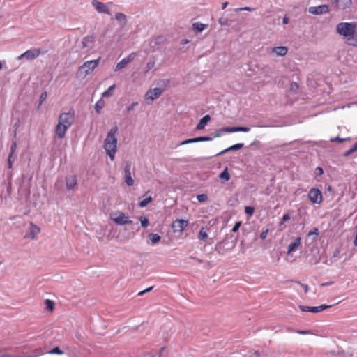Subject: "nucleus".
I'll use <instances>...</instances> for the list:
<instances>
[{
    "instance_id": "24",
    "label": "nucleus",
    "mask_w": 357,
    "mask_h": 357,
    "mask_svg": "<svg viewBox=\"0 0 357 357\" xmlns=\"http://www.w3.org/2000/svg\"><path fill=\"white\" fill-rule=\"evenodd\" d=\"M115 19L119 21L123 26L127 24V17L122 13H116Z\"/></svg>"
},
{
    "instance_id": "8",
    "label": "nucleus",
    "mask_w": 357,
    "mask_h": 357,
    "mask_svg": "<svg viewBox=\"0 0 357 357\" xmlns=\"http://www.w3.org/2000/svg\"><path fill=\"white\" fill-rule=\"evenodd\" d=\"M188 221L183 219H176L172 224V229L174 233H181L188 227Z\"/></svg>"
},
{
    "instance_id": "12",
    "label": "nucleus",
    "mask_w": 357,
    "mask_h": 357,
    "mask_svg": "<svg viewBox=\"0 0 357 357\" xmlns=\"http://www.w3.org/2000/svg\"><path fill=\"white\" fill-rule=\"evenodd\" d=\"M308 11L313 15H321L328 13L330 10L328 5L323 4L317 6H311L309 8Z\"/></svg>"
},
{
    "instance_id": "1",
    "label": "nucleus",
    "mask_w": 357,
    "mask_h": 357,
    "mask_svg": "<svg viewBox=\"0 0 357 357\" xmlns=\"http://www.w3.org/2000/svg\"><path fill=\"white\" fill-rule=\"evenodd\" d=\"M118 126L112 127L107 133L104 142V149L107 155L112 160L114 159L117 151V137Z\"/></svg>"
},
{
    "instance_id": "42",
    "label": "nucleus",
    "mask_w": 357,
    "mask_h": 357,
    "mask_svg": "<svg viewBox=\"0 0 357 357\" xmlns=\"http://www.w3.org/2000/svg\"><path fill=\"white\" fill-rule=\"evenodd\" d=\"M197 198L199 202L202 203L208 199V196L206 194H200L197 195Z\"/></svg>"
},
{
    "instance_id": "44",
    "label": "nucleus",
    "mask_w": 357,
    "mask_h": 357,
    "mask_svg": "<svg viewBox=\"0 0 357 357\" xmlns=\"http://www.w3.org/2000/svg\"><path fill=\"white\" fill-rule=\"evenodd\" d=\"M235 127H223L220 128V131L224 132H235Z\"/></svg>"
},
{
    "instance_id": "34",
    "label": "nucleus",
    "mask_w": 357,
    "mask_h": 357,
    "mask_svg": "<svg viewBox=\"0 0 357 357\" xmlns=\"http://www.w3.org/2000/svg\"><path fill=\"white\" fill-rule=\"evenodd\" d=\"M155 61L154 59L150 60L146 66L144 73L146 74L149 70L155 67Z\"/></svg>"
},
{
    "instance_id": "41",
    "label": "nucleus",
    "mask_w": 357,
    "mask_h": 357,
    "mask_svg": "<svg viewBox=\"0 0 357 357\" xmlns=\"http://www.w3.org/2000/svg\"><path fill=\"white\" fill-rule=\"evenodd\" d=\"M235 132H249L250 131V128L249 127H242V126H236L235 127Z\"/></svg>"
},
{
    "instance_id": "47",
    "label": "nucleus",
    "mask_w": 357,
    "mask_h": 357,
    "mask_svg": "<svg viewBox=\"0 0 357 357\" xmlns=\"http://www.w3.org/2000/svg\"><path fill=\"white\" fill-rule=\"evenodd\" d=\"M163 40L164 37L162 36H159L154 39V43L155 45H159L161 44L163 42Z\"/></svg>"
},
{
    "instance_id": "29",
    "label": "nucleus",
    "mask_w": 357,
    "mask_h": 357,
    "mask_svg": "<svg viewBox=\"0 0 357 357\" xmlns=\"http://www.w3.org/2000/svg\"><path fill=\"white\" fill-rule=\"evenodd\" d=\"M115 87H116L115 84H113V85L110 86L107 89V90H106L105 91H104L102 93V96L104 97V98L112 96L113 95V91L115 89Z\"/></svg>"
},
{
    "instance_id": "36",
    "label": "nucleus",
    "mask_w": 357,
    "mask_h": 357,
    "mask_svg": "<svg viewBox=\"0 0 357 357\" xmlns=\"http://www.w3.org/2000/svg\"><path fill=\"white\" fill-rule=\"evenodd\" d=\"M348 44L353 46H357V33H354V36H351L347 39Z\"/></svg>"
},
{
    "instance_id": "38",
    "label": "nucleus",
    "mask_w": 357,
    "mask_h": 357,
    "mask_svg": "<svg viewBox=\"0 0 357 357\" xmlns=\"http://www.w3.org/2000/svg\"><path fill=\"white\" fill-rule=\"evenodd\" d=\"M218 22L221 26H229L230 24L229 19L223 17L219 19Z\"/></svg>"
},
{
    "instance_id": "50",
    "label": "nucleus",
    "mask_w": 357,
    "mask_h": 357,
    "mask_svg": "<svg viewBox=\"0 0 357 357\" xmlns=\"http://www.w3.org/2000/svg\"><path fill=\"white\" fill-rule=\"evenodd\" d=\"M291 218V216L289 213H285L283 215L282 218V222H281V224L284 223V222H287L288 220H289Z\"/></svg>"
},
{
    "instance_id": "43",
    "label": "nucleus",
    "mask_w": 357,
    "mask_h": 357,
    "mask_svg": "<svg viewBox=\"0 0 357 357\" xmlns=\"http://www.w3.org/2000/svg\"><path fill=\"white\" fill-rule=\"evenodd\" d=\"M255 211V209L252 206H245V213L248 215L249 216H251L253 215Z\"/></svg>"
},
{
    "instance_id": "23",
    "label": "nucleus",
    "mask_w": 357,
    "mask_h": 357,
    "mask_svg": "<svg viewBox=\"0 0 357 357\" xmlns=\"http://www.w3.org/2000/svg\"><path fill=\"white\" fill-rule=\"evenodd\" d=\"M208 25L207 24H203L199 22H194L192 25V28L194 31L200 33L206 29Z\"/></svg>"
},
{
    "instance_id": "19",
    "label": "nucleus",
    "mask_w": 357,
    "mask_h": 357,
    "mask_svg": "<svg viewBox=\"0 0 357 357\" xmlns=\"http://www.w3.org/2000/svg\"><path fill=\"white\" fill-rule=\"evenodd\" d=\"M244 146V144L243 143H238V144H236L234 145H232L222 151H221L220 152L218 153L217 154L215 155V156H220V155H222L229 151H238L241 149H242Z\"/></svg>"
},
{
    "instance_id": "22",
    "label": "nucleus",
    "mask_w": 357,
    "mask_h": 357,
    "mask_svg": "<svg viewBox=\"0 0 357 357\" xmlns=\"http://www.w3.org/2000/svg\"><path fill=\"white\" fill-rule=\"evenodd\" d=\"M211 116L209 114H206L200 120L198 124L196 126V129L197 130H202L204 128L206 125L208 123V122L210 121Z\"/></svg>"
},
{
    "instance_id": "17",
    "label": "nucleus",
    "mask_w": 357,
    "mask_h": 357,
    "mask_svg": "<svg viewBox=\"0 0 357 357\" xmlns=\"http://www.w3.org/2000/svg\"><path fill=\"white\" fill-rule=\"evenodd\" d=\"M92 5L96 8V10L100 13H105L110 14L109 9L107 5L104 3L98 1L97 0H93L92 1Z\"/></svg>"
},
{
    "instance_id": "63",
    "label": "nucleus",
    "mask_w": 357,
    "mask_h": 357,
    "mask_svg": "<svg viewBox=\"0 0 357 357\" xmlns=\"http://www.w3.org/2000/svg\"><path fill=\"white\" fill-rule=\"evenodd\" d=\"M0 357H22V356L6 354V355L0 356Z\"/></svg>"
},
{
    "instance_id": "59",
    "label": "nucleus",
    "mask_w": 357,
    "mask_h": 357,
    "mask_svg": "<svg viewBox=\"0 0 357 357\" xmlns=\"http://www.w3.org/2000/svg\"><path fill=\"white\" fill-rule=\"evenodd\" d=\"M222 132H223V131H220V130H217V131H216V132L213 135V136H211V137H213V139H214V138H215V137H220V136H221V133H222Z\"/></svg>"
},
{
    "instance_id": "46",
    "label": "nucleus",
    "mask_w": 357,
    "mask_h": 357,
    "mask_svg": "<svg viewBox=\"0 0 357 357\" xmlns=\"http://www.w3.org/2000/svg\"><path fill=\"white\" fill-rule=\"evenodd\" d=\"M135 56H136V53L132 52V53L130 54L128 56L125 57L124 59H126L127 63H129L134 60Z\"/></svg>"
},
{
    "instance_id": "4",
    "label": "nucleus",
    "mask_w": 357,
    "mask_h": 357,
    "mask_svg": "<svg viewBox=\"0 0 357 357\" xmlns=\"http://www.w3.org/2000/svg\"><path fill=\"white\" fill-rule=\"evenodd\" d=\"M74 121V111H70L68 112L62 113L59 117V122H60L61 124H63L68 128L73 125Z\"/></svg>"
},
{
    "instance_id": "40",
    "label": "nucleus",
    "mask_w": 357,
    "mask_h": 357,
    "mask_svg": "<svg viewBox=\"0 0 357 357\" xmlns=\"http://www.w3.org/2000/svg\"><path fill=\"white\" fill-rule=\"evenodd\" d=\"M319 234V229L317 227H314L312 230L309 231L307 234L308 236H314V238L317 237Z\"/></svg>"
},
{
    "instance_id": "11",
    "label": "nucleus",
    "mask_w": 357,
    "mask_h": 357,
    "mask_svg": "<svg viewBox=\"0 0 357 357\" xmlns=\"http://www.w3.org/2000/svg\"><path fill=\"white\" fill-rule=\"evenodd\" d=\"M163 90L160 88L155 87L153 89H149L144 96L146 100L153 101L155 99L159 98L162 93Z\"/></svg>"
},
{
    "instance_id": "33",
    "label": "nucleus",
    "mask_w": 357,
    "mask_h": 357,
    "mask_svg": "<svg viewBox=\"0 0 357 357\" xmlns=\"http://www.w3.org/2000/svg\"><path fill=\"white\" fill-rule=\"evenodd\" d=\"M213 139V137H210L208 136H202V137H197L194 138L195 143V142H208Z\"/></svg>"
},
{
    "instance_id": "62",
    "label": "nucleus",
    "mask_w": 357,
    "mask_h": 357,
    "mask_svg": "<svg viewBox=\"0 0 357 357\" xmlns=\"http://www.w3.org/2000/svg\"><path fill=\"white\" fill-rule=\"evenodd\" d=\"M316 172L318 174L321 175L324 173L323 169L321 167H317Z\"/></svg>"
},
{
    "instance_id": "58",
    "label": "nucleus",
    "mask_w": 357,
    "mask_h": 357,
    "mask_svg": "<svg viewBox=\"0 0 357 357\" xmlns=\"http://www.w3.org/2000/svg\"><path fill=\"white\" fill-rule=\"evenodd\" d=\"M340 249L336 248L333 253V257H338L340 256Z\"/></svg>"
},
{
    "instance_id": "9",
    "label": "nucleus",
    "mask_w": 357,
    "mask_h": 357,
    "mask_svg": "<svg viewBox=\"0 0 357 357\" xmlns=\"http://www.w3.org/2000/svg\"><path fill=\"white\" fill-rule=\"evenodd\" d=\"M332 305H328L326 304L321 305L319 306L310 307V306H305V305H299V308L302 312H310L312 313H319L322 312L324 310L330 308Z\"/></svg>"
},
{
    "instance_id": "54",
    "label": "nucleus",
    "mask_w": 357,
    "mask_h": 357,
    "mask_svg": "<svg viewBox=\"0 0 357 357\" xmlns=\"http://www.w3.org/2000/svg\"><path fill=\"white\" fill-rule=\"evenodd\" d=\"M46 98H47V93L46 92L42 93L40 96V105H41L43 102V101L46 99Z\"/></svg>"
},
{
    "instance_id": "7",
    "label": "nucleus",
    "mask_w": 357,
    "mask_h": 357,
    "mask_svg": "<svg viewBox=\"0 0 357 357\" xmlns=\"http://www.w3.org/2000/svg\"><path fill=\"white\" fill-rule=\"evenodd\" d=\"M132 162L130 161L125 162L124 167V178L125 182L128 186H132L134 185V180L132 178Z\"/></svg>"
},
{
    "instance_id": "56",
    "label": "nucleus",
    "mask_w": 357,
    "mask_h": 357,
    "mask_svg": "<svg viewBox=\"0 0 357 357\" xmlns=\"http://www.w3.org/2000/svg\"><path fill=\"white\" fill-rule=\"evenodd\" d=\"M346 140L345 138H340L339 137H334V138H331V142H342L343 141Z\"/></svg>"
},
{
    "instance_id": "5",
    "label": "nucleus",
    "mask_w": 357,
    "mask_h": 357,
    "mask_svg": "<svg viewBox=\"0 0 357 357\" xmlns=\"http://www.w3.org/2000/svg\"><path fill=\"white\" fill-rule=\"evenodd\" d=\"M111 219L118 225H126L132 224V221L123 212H116L113 214Z\"/></svg>"
},
{
    "instance_id": "39",
    "label": "nucleus",
    "mask_w": 357,
    "mask_h": 357,
    "mask_svg": "<svg viewBox=\"0 0 357 357\" xmlns=\"http://www.w3.org/2000/svg\"><path fill=\"white\" fill-rule=\"evenodd\" d=\"M17 149V142H13L10 146V152L9 153V158H12Z\"/></svg>"
},
{
    "instance_id": "64",
    "label": "nucleus",
    "mask_w": 357,
    "mask_h": 357,
    "mask_svg": "<svg viewBox=\"0 0 357 357\" xmlns=\"http://www.w3.org/2000/svg\"><path fill=\"white\" fill-rule=\"evenodd\" d=\"M351 149L354 152L357 151V142L351 146Z\"/></svg>"
},
{
    "instance_id": "45",
    "label": "nucleus",
    "mask_w": 357,
    "mask_h": 357,
    "mask_svg": "<svg viewBox=\"0 0 357 357\" xmlns=\"http://www.w3.org/2000/svg\"><path fill=\"white\" fill-rule=\"evenodd\" d=\"M50 354H63L64 352L63 351H62L61 349H60L58 347H54V349H52L50 351Z\"/></svg>"
},
{
    "instance_id": "21",
    "label": "nucleus",
    "mask_w": 357,
    "mask_h": 357,
    "mask_svg": "<svg viewBox=\"0 0 357 357\" xmlns=\"http://www.w3.org/2000/svg\"><path fill=\"white\" fill-rule=\"evenodd\" d=\"M272 52L278 56H284L287 54L288 49L285 46H278L272 49Z\"/></svg>"
},
{
    "instance_id": "48",
    "label": "nucleus",
    "mask_w": 357,
    "mask_h": 357,
    "mask_svg": "<svg viewBox=\"0 0 357 357\" xmlns=\"http://www.w3.org/2000/svg\"><path fill=\"white\" fill-rule=\"evenodd\" d=\"M191 143H195L194 138L188 139L186 140L182 141L179 143L178 145H185Z\"/></svg>"
},
{
    "instance_id": "18",
    "label": "nucleus",
    "mask_w": 357,
    "mask_h": 357,
    "mask_svg": "<svg viewBox=\"0 0 357 357\" xmlns=\"http://www.w3.org/2000/svg\"><path fill=\"white\" fill-rule=\"evenodd\" d=\"M68 129V127L61 124L60 122H58V124L55 128V133L57 137L60 139H63L66 135V132Z\"/></svg>"
},
{
    "instance_id": "15",
    "label": "nucleus",
    "mask_w": 357,
    "mask_h": 357,
    "mask_svg": "<svg viewBox=\"0 0 357 357\" xmlns=\"http://www.w3.org/2000/svg\"><path fill=\"white\" fill-rule=\"evenodd\" d=\"M77 185V177L75 174L66 177V186L68 190H75Z\"/></svg>"
},
{
    "instance_id": "25",
    "label": "nucleus",
    "mask_w": 357,
    "mask_h": 357,
    "mask_svg": "<svg viewBox=\"0 0 357 357\" xmlns=\"http://www.w3.org/2000/svg\"><path fill=\"white\" fill-rule=\"evenodd\" d=\"M208 230V228L207 227H202L199 230V234H198V238L200 241H206L208 239V234L207 231Z\"/></svg>"
},
{
    "instance_id": "31",
    "label": "nucleus",
    "mask_w": 357,
    "mask_h": 357,
    "mask_svg": "<svg viewBox=\"0 0 357 357\" xmlns=\"http://www.w3.org/2000/svg\"><path fill=\"white\" fill-rule=\"evenodd\" d=\"M149 238L153 244H156L158 243L161 238L160 236L157 234H150L149 235Z\"/></svg>"
},
{
    "instance_id": "26",
    "label": "nucleus",
    "mask_w": 357,
    "mask_h": 357,
    "mask_svg": "<svg viewBox=\"0 0 357 357\" xmlns=\"http://www.w3.org/2000/svg\"><path fill=\"white\" fill-rule=\"evenodd\" d=\"M219 178L226 182L230 179V174L228 172V168L226 167L219 175Z\"/></svg>"
},
{
    "instance_id": "30",
    "label": "nucleus",
    "mask_w": 357,
    "mask_h": 357,
    "mask_svg": "<svg viewBox=\"0 0 357 357\" xmlns=\"http://www.w3.org/2000/svg\"><path fill=\"white\" fill-rule=\"evenodd\" d=\"M45 309L52 312L54 309V302L50 299L45 301Z\"/></svg>"
},
{
    "instance_id": "13",
    "label": "nucleus",
    "mask_w": 357,
    "mask_h": 357,
    "mask_svg": "<svg viewBox=\"0 0 357 357\" xmlns=\"http://www.w3.org/2000/svg\"><path fill=\"white\" fill-rule=\"evenodd\" d=\"M40 231V227L31 222L30 226L24 237V238L35 239L36 235H38Z\"/></svg>"
},
{
    "instance_id": "57",
    "label": "nucleus",
    "mask_w": 357,
    "mask_h": 357,
    "mask_svg": "<svg viewBox=\"0 0 357 357\" xmlns=\"http://www.w3.org/2000/svg\"><path fill=\"white\" fill-rule=\"evenodd\" d=\"M209 158H204V157H199V158H192L190 161H193V162H199V161H203L206 159H208Z\"/></svg>"
},
{
    "instance_id": "3",
    "label": "nucleus",
    "mask_w": 357,
    "mask_h": 357,
    "mask_svg": "<svg viewBox=\"0 0 357 357\" xmlns=\"http://www.w3.org/2000/svg\"><path fill=\"white\" fill-rule=\"evenodd\" d=\"M100 57L97 59L87 61L84 62L78 70V74L80 76L86 77L90 74L98 65Z\"/></svg>"
},
{
    "instance_id": "10",
    "label": "nucleus",
    "mask_w": 357,
    "mask_h": 357,
    "mask_svg": "<svg viewBox=\"0 0 357 357\" xmlns=\"http://www.w3.org/2000/svg\"><path fill=\"white\" fill-rule=\"evenodd\" d=\"M40 54V49H33L26 50L25 52L18 56L17 59L21 60L23 58H25L27 60H33L37 58Z\"/></svg>"
},
{
    "instance_id": "28",
    "label": "nucleus",
    "mask_w": 357,
    "mask_h": 357,
    "mask_svg": "<svg viewBox=\"0 0 357 357\" xmlns=\"http://www.w3.org/2000/svg\"><path fill=\"white\" fill-rule=\"evenodd\" d=\"M105 106V102L102 99H100L99 100H98L95 105V110L96 111V112L98 114H100L101 112V109L104 107Z\"/></svg>"
},
{
    "instance_id": "35",
    "label": "nucleus",
    "mask_w": 357,
    "mask_h": 357,
    "mask_svg": "<svg viewBox=\"0 0 357 357\" xmlns=\"http://www.w3.org/2000/svg\"><path fill=\"white\" fill-rule=\"evenodd\" d=\"M153 200L151 197H149L141 201L139 204V206L140 208H144L146 207L150 202H151Z\"/></svg>"
},
{
    "instance_id": "51",
    "label": "nucleus",
    "mask_w": 357,
    "mask_h": 357,
    "mask_svg": "<svg viewBox=\"0 0 357 357\" xmlns=\"http://www.w3.org/2000/svg\"><path fill=\"white\" fill-rule=\"evenodd\" d=\"M20 121L19 119H17L16 122L14 124V128H15V131H14V137H16V135H17V128H19V126H20Z\"/></svg>"
},
{
    "instance_id": "2",
    "label": "nucleus",
    "mask_w": 357,
    "mask_h": 357,
    "mask_svg": "<svg viewBox=\"0 0 357 357\" xmlns=\"http://www.w3.org/2000/svg\"><path fill=\"white\" fill-rule=\"evenodd\" d=\"M357 24L356 22H340L336 26V32L347 39L354 36Z\"/></svg>"
},
{
    "instance_id": "37",
    "label": "nucleus",
    "mask_w": 357,
    "mask_h": 357,
    "mask_svg": "<svg viewBox=\"0 0 357 357\" xmlns=\"http://www.w3.org/2000/svg\"><path fill=\"white\" fill-rule=\"evenodd\" d=\"M141 226L142 227H147L149 225V219L146 216H141L139 218Z\"/></svg>"
},
{
    "instance_id": "60",
    "label": "nucleus",
    "mask_w": 357,
    "mask_h": 357,
    "mask_svg": "<svg viewBox=\"0 0 357 357\" xmlns=\"http://www.w3.org/2000/svg\"><path fill=\"white\" fill-rule=\"evenodd\" d=\"M298 88V85L297 84V83L296 82H292L291 84V90H295V89H297Z\"/></svg>"
},
{
    "instance_id": "49",
    "label": "nucleus",
    "mask_w": 357,
    "mask_h": 357,
    "mask_svg": "<svg viewBox=\"0 0 357 357\" xmlns=\"http://www.w3.org/2000/svg\"><path fill=\"white\" fill-rule=\"evenodd\" d=\"M241 225V222L238 221V222H236V224L234 225V226L233 227L231 231L233 232H236L238 231V230L239 229Z\"/></svg>"
},
{
    "instance_id": "20",
    "label": "nucleus",
    "mask_w": 357,
    "mask_h": 357,
    "mask_svg": "<svg viewBox=\"0 0 357 357\" xmlns=\"http://www.w3.org/2000/svg\"><path fill=\"white\" fill-rule=\"evenodd\" d=\"M301 243V238L297 237L292 243H291L287 249V254L289 255L292 252L295 251Z\"/></svg>"
},
{
    "instance_id": "53",
    "label": "nucleus",
    "mask_w": 357,
    "mask_h": 357,
    "mask_svg": "<svg viewBox=\"0 0 357 357\" xmlns=\"http://www.w3.org/2000/svg\"><path fill=\"white\" fill-rule=\"evenodd\" d=\"M138 105L137 102H132L130 106L127 107V111L130 112Z\"/></svg>"
},
{
    "instance_id": "52",
    "label": "nucleus",
    "mask_w": 357,
    "mask_h": 357,
    "mask_svg": "<svg viewBox=\"0 0 357 357\" xmlns=\"http://www.w3.org/2000/svg\"><path fill=\"white\" fill-rule=\"evenodd\" d=\"M353 153H354V150H352L351 147L347 150V151H345L343 154H342V156L344 157H349L351 154H352Z\"/></svg>"
},
{
    "instance_id": "14",
    "label": "nucleus",
    "mask_w": 357,
    "mask_h": 357,
    "mask_svg": "<svg viewBox=\"0 0 357 357\" xmlns=\"http://www.w3.org/2000/svg\"><path fill=\"white\" fill-rule=\"evenodd\" d=\"M331 3L337 9L344 10L350 8L352 0H331Z\"/></svg>"
},
{
    "instance_id": "32",
    "label": "nucleus",
    "mask_w": 357,
    "mask_h": 357,
    "mask_svg": "<svg viewBox=\"0 0 357 357\" xmlns=\"http://www.w3.org/2000/svg\"><path fill=\"white\" fill-rule=\"evenodd\" d=\"M128 63L126 61V59L123 58L122 60H121L116 65L114 68V71H118L123 68H125Z\"/></svg>"
},
{
    "instance_id": "61",
    "label": "nucleus",
    "mask_w": 357,
    "mask_h": 357,
    "mask_svg": "<svg viewBox=\"0 0 357 357\" xmlns=\"http://www.w3.org/2000/svg\"><path fill=\"white\" fill-rule=\"evenodd\" d=\"M241 9H243V11L245 10V11H249V12H252L255 10L254 8H251V7H243V8H241Z\"/></svg>"
},
{
    "instance_id": "27",
    "label": "nucleus",
    "mask_w": 357,
    "mask_h": 357,
    "mask_svg": "<svg viewBox=\"0 0 357 357\" xmlns=\"http://www.w3.org/2000/svg\"><path fill=\"white\" fill-rule=\"evenodd\" d=\"M226 244V241H222L220 243H218L216 245H215V250L220 255H224L225 254V245Z\"/></svg>"
},
{
    "instance_id": "6",
    "label": "nucleus",
    "mask_w": 357,
    "mask_h": 357,
    "mask_svg": "<svg viewBox=\"0 0 357 357\" xmlns=\"http://www.w3.org/2000/svg\"><path fill=\"white\" fill-rule=\"evenodd\" d=\"M307 197L313 204H321L323 200L321 191L316 188L310 190Z\"/></svg>"
},
{
    "instance_id": "55",
    "label": "nucleus",
    "mask_w": 357,
    "mask_h": 357,
    "mask_svg": "<svg viewBox=\"0 0 357 357\" xmlns=\"http://www.w3.org/2000/svg\"><path fill=\"white\" fill-rule=\"evenodd\" d=\"M268 232V229H266V230L263 231L261 234H260V238L262 239V240H264L266 236H267V234Z\"/></svg>"
},
{
    "instance_id": "16",
    "label": "nucleus",
    "mask_w": 357,
    "mask_h": 357,
    "mask_svg": "<svg viewBox=\"0 0 357 357\" xmlns=\"http://www.w3.org/2000/svg\"><path fill=\"white\" fill-rule=\"evenodd\" d=\"M96 37L93 34L85 36L82 41V47L86 48V51L92 49Z\"/></svg>"
}]
</instances>
